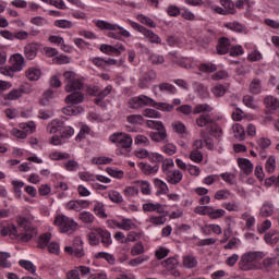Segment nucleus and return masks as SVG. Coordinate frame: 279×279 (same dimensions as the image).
<instances>
[{
	"mask_svg": "<svg viewBox=\"0 0 279 279\" xmlns=\"http://www.w3.org/2000/svg\"><path fill=\"white\" fill-rule=\"evenodd\" d=\"M70 93L71 94L65 97V104H68V106H78V104L84 102V94L82 92L75 90Z\"/></svg>",
	"mask_w": 279,
	"mask_h": 279,
	"instance_id": "obj_17",
	"label": "nucleus"
},
{
	"mask_svg": "<svg viewBox=\"0 0 279 279\" xmlns=\"http://www.w3.org/2000/svg\"><path fill=\"white\" fill-rule=\"evenodd\" d=\"M198 69L202 73H215V71H217V65L213 63H202Z\"/></svg>",
	"mask_w": 279,
	"mask_h": 279,
	"instance_id": "obj_57",
	"label": "nucleus"
},
{
	"mask_svg": "<svg viewBox=\"0 0 279 279\" xmlns=\"http://www.w3.org/2000/svg\"><path fill=\"white\" fill-rule=\"evenodd\" d=\"M19 228L23 229V233L19 234L16 226L10 222H0V234L1 236L10 235L11 239H20L23 243H27L38 234V230L32 225V219L25 218L23 216H17L16 218Z\"/></svg>",
	"mask_w": 279,
	"mask_h": 279,
	"instance_id": "obj_1",
	"label": "nucleus"
},
{
	"mask_svg": "<svg viewBox=\"0 0 279 279\" xmlns=\"http://www.w3.org/2000/svg\"><path fill=\"white\" fill-rule=\"evenodd\" d=\"M183 266H185L187 269H195V267H197V258L193 255L184 256Z\"/></svg>",
	"mask_w": 279,
	"mask_h": 279,
	"instance_id": "obj_40",
	"label": "nucleus"
},
{
	"mask_svg": "<svg viewBox=\"0 0 279 279\" xmlns=\"http://www.w3.org/2000/svg\"><path fill=\"white\" fill-rule=\"evenodd\" d=\"M100 243L102 247L112 245V234L108 230L100 229Z\"/></svg>",
	"mask_w": 279,
	"mask_h": 279,
	"instance_id": "obj_29",
	"label": "nucleus"
},
{
	"mask_svg": "<svg viewBox=\"0 0 279 279\" xmlns=\"http://www.w3.org/2000/svg\"><path fill=\"white\" fill-rule=\"evenodd\" d=\"M195 215H203L209 219H221L226 217V209H215L213 206H197L194 208Z\"/></svg>",
	"mask_w": 279,
	"mask_h": 279,
	"instance_id": "obj_7",
	"label": "nucleus"
},
{
	"mask_svg": "<svg viewBox=\"0 0 279 279\" xmlns=\"http://www.w3.org/2000/svg\"><path fill=\"white\" fill-rule=\"evenodd\" d=\"M38 43H29L24 47V56L26 60H34L36 56H38V49H39Z\"/></svg>",
	"mask_w": 279,
	"mask_h": 279,
	"instance_id": "obj_18",
	"label": "nucleus"
},
{
	"mask_svg": "<svg viewBox=\"0 0 279 279\" xmlns=\"http://www.w3.org/2000/svg\"><path fill=\"white\" fill-rule=\"evenodd\" d=\"M136 19L140 23H142V25H146L147 27H151L153 29H155L156 22H154V20H151L150 17H147L144 14H138Z\"/></svg>",
	"mask_w": 279,
	"mask_h": 279,
	"instance_id": "obj_46",
	"label": "nucleus"
},
{
	"mask_svg": "<svg viewBox=\"0 0 279 279\" xmlns=\"http://www.w3.org/2000/svg\"><path fill=\"white\" fill-rule=\"evenodd\" d=\"M64 252L71 256H75L76 258H84L86 253L84 252V241H82V238H74L72 246H65Z\"/></svg>",
	"mask_w": 279,
	"mask_h": 279,
	"instance_id": "obj_10",
	"label": "nucleus"
},
{
	"mask_svg": "<svg viewBox=\"0 0 279 279\" xmlns=\"http://www.w3.org/2000/svg\"><path fill=\"white\" fill-rule=\"evenodd\" d=\"M100 51L102 53H107L108 56H110V53H113V56H120L123 53V51H125V46H123V44H118L116 46L102 44L100 46Z\"/></svg>",
	"mask_w": 279,
	"mask_h": 279,
	"instance_id": "obj_16",
	"label": "nucleus"
},
{
	"mask_svg": "<svg viewBox=\"0 0 279 279\" xmlns=\"http://www.w3.org/2000/svg\"><path fill=\"white\" fill-rule=\"evenodd\" d=\"M219 5L211 7L216 14H220L221 16H228V14L234 15L236 13V9L234 8V2L232 0H219Z\"/></svg>",
	"mask_w": 279,
	"mask_h": 279,
	"instance_id": "obj_12",
	"label": "nucleus"
},
{
	"mask_svg": "<svg viewBox=\"0 0 279 279\" xmlns=\"http://www.w3.org/2000/svg\"><path fill=\"white\" fill-rule=\"evenodd\" d=\"M161 265L165 267L166 271L170 274V276L180 278V272L178 270V267H180V260L178 259V256L167 258L161 263Z\"/></svg>",
	"mask_w": 279,
	"mask_h": 279,
	"instance_id": "obj_13",
	"label": "nucleus"
},
{
	"mask_svg": "<svg viewBox=\"0 0 279 279\" xmlns=\"http://www.w3.org/2000/svg\"><path fill=\"white\" fill-rule=\"evenodd\" d=\"M149 136L155 143H161V141H165V138H167V130L161 129L157 132H150Z\"/></svg>",
	"mask_w": 279,
	"mask_h": 279,
	"instance_id": "obj_34",
	"label": "nucleus"
},
{
	"mask_svg": "<svg viewBox=\"0 0 279 279\" xmlns=\"http://www.w3.org/2000/svg\"><path fill=\"white\" fill-rule=\"evenodd\" d=\"M95 258H102L104 260H107L109 265H114L117 263V258L114 255L107 253V252H99L95 255Z\"/></svg>",
	"mask_w": 279,
	"mask_h": 279,
	"instance_id": "obj_42",
	"label": "nucleus"
},
{
	"mask_svg": "<svg viewBox=\"0 0 279 279\" xmlns=\"http://www.w3.org/2000/svg\"><path fill=\"white\" fill-rule=\"evenodd\" d=\"M232 130L238 141H245V129H243V125L236 123L233 125Z\"/></svg>",
	"mask_w": 279,
	"mask_h": 279,
	"instance_id": "obj_41",
	"label": "nucleus"
},
{
	"mask_svg": "<svg viewBox=\"0 0 279 279\" xmlns=\"http://www.w3.org/2000/svg\"><path fill=\"white\" fill-rule=\"evenodd\" d=\"M214 108L213 106L208 104H199L196 105L195 108L193 109V114H204L206 112H213Z\"/></svg>",
	"mask_w": 279,
	"mask_h": 279,
	"instance_id": "obj_37",
	"label": "nucleus"
},
{
	"mask_svg": "<svg viewBox=\"0 0 279 279\" xmlns=\"http://www.w3.org/2000/svg\"><path fill=\"white\" fill-rule=\"evenodd\" d=\"M227 88L226 86L219 84V85H216L211 88V93L213 95H215V97H223V95H226L227 93Z\"/></svg>",
	"mask_w": 279,
	"mask_h": 279,
	"instance_id": "obj_60",
	"label": "nucleus"
},
{
	"mask_svg": "<svg viewBox=\"0 0 279 279\" xmlns=\"http://www.w3.org/2000/svg\"><path fill=\"white\" fill-rule=\"evenodd\" d=\"M259 215L262 217H271V215H274V204L269 201L264 202L260 207Z\"/></svg>",
	"mask_w": 279,
	"mask_h": 279,
	"instance_id": "obj_28",
	"label": "nucleus"
},
{
	"mask_svg": "<svg viewBox=\"0 0 279 279\" xmlns=\"http://www.w3.org/2000/svg\"><path fill=\"white\" fill-rule=\"evenodd\" d=\"M94 213L100 219H106L108 215H106V208L104 207V203H96L94 206Z\"/></svg>",
	"mask_w": 279,
	"mask_h": 279,
	"instance_id": "obj_47",
	"label": "nucleus"
},
{
	"mask_svg": "<svg viewBox=\"0 0 279 279\" xmlns=\"http://www.w3.org/2000/svg\"><path fill=\"white\" fill-rule=\"evenodd\" d=\"M241 246V240L239 238H232L225 246V250H239Z\"/></svg>",
	"mask_w": 279,
	"mask_h": 279,
	"instance_id": "obj_58",
	"label": "nucleus"
},
{
	"mask_svg": "<svg viewBox=\"0 0 279 279\" xmlns=\"http://www.w3.org/2000/svg\"><path fill=\"white\" fill-rule=\"evenodd\" d=\"M53 223L63 234H73V231L77 230V222L65 215H58Z\"/></svg>",
	"mask_w": 279,
	"mask_h": 279,
	"instance_id": "obj_5",
	"label": "nucleus"
},
{
	"mask_svg": "<svg viewBox=\"0 0 279 279\" xmlns=\"http://www.w3.org/2000/svg\"><path fill=\"white\" fill-rule=\"evenodd\" d=\"M243 104L246 106V108H251L252 110H256V108H258V104L251 95H246L243 97Z\"/></svg>",
	"mask_w": 279,
	"mask_h": 279,
	"instance_id": "obj_54",
	"label": "nucleus"
},
{
	"mask_svg": "<svg viewBox=\"0 0 279 279\" xmlns=\"http://www.w3.org/2000/svg\"><path fill=\"white\" fill-rule=\"evenodd\" d=\"M40 70L37 68H28L25 72V75L29 82H38L40 80Z\"/></svg>",
	"mask_w": 279,
	"mask_h": 279,
	"instance_id": "obj_31",
	"label": "nucleus"
},
{
	"mask_svg": "<svg viewBox=\"0 0 279 279\" xmlns=\"http://www.w3.org/2000/svg\"><path fill=\"white\" fill-rule=\"evenodd\" d=\"M62 112H63V114H66L68 117H73L76 114H81V112H84V108L75 107V106H68V107L63 108Z\"/></svg>",
	"mask_w": 279,
	"mask_h": 279,
	"instance_id": "obj_39",
	"label": "nucleus"
},
{
	"mask_svg": "<svg viewBox=\"0 0 279 279\" xmlns=\"http://www.w3.org/2000/svg\"><path fill=\"white\" fill-rule=\"evenodd\" d=\"M140 184L141 193L143 195H151V184L148 181H136Z\"/></svg>",
	"mask_w": 279,
	"mask_h": 279,
	"instance_id": "obj_52",
	"label": "nucleus"
},
{
	"mask_svg": "<svg viewBox=\"0 0 279 279\" xmlns=\"http://www.w3.org/2000/svg\"><path fill=\"white\" fill-rule=\"evenodd\" d=\"M111 93H112V85H108L102 90H100L98 94V98H95L94 100L96 106H101V102L104 101V99H106V97H108V95H110Z\"/></svg>",
	"mask_w": 279,
	"mask_h": 279,
	"instance_id": "obj_33",
	"label": "nucleus"
},
{
	"mask_svg": "<svg viewBox=\"0 0 279 279\" xmlns=\"http://www.w3.org/2000/svg\"><path fill=\"white\" fill-rule=\"evenodd\" d=\"M184 174L180 170H172L166 174V180L169 184H180Z\"/></svg>",
	"mask_w": 279,
	"mask_h": 279,
	"instance_id": "obj_21",
	"label": "nucleus"
},
{
	"mask_svg": "<svg viewBox=\"0 0 279 279\" xmlns=\"http://www.w3.org/2000/svg\"><path fill=\"white\" fill-rule=\"evenodd\" d=\"M109 141L117 144V147H121L122 149H131L132 143H134L132 135L126 133H113L110 135Z\"/></svg>",
	"mask_w": 279,
	"mask_h": 279,
	"instance_id": "obj_9",
	"label": "nucleus"
},
{
	"mask_svg": "<svg viewBox=\"0 0 279 279\" xmlns=\"http://www.w3.org/2000/svg\"><path fill=\"white\" fill-rule=\"evenodd\" d=\"M137 167L141 169L144 175H151L153 173H158V169H160L158 165L151 166L145 162H138Z\"/></svg>",
	"mask_w": 279,
	"mask_h": 279,
	"instance_id": "obj_25",
	"label": "nucleus"
},
{
	"mask_svg": "<svg viewBox=\"0 0 279 279\" xmlns=\"http://www.w3.org/2000/svg\"><path fill=\"white\" fill-rule=\"evenodd\" d=\"M114 227L119 228L120 230H125L126 232H130V230L136 229V223L132 219L124 218L121 222L116 221Z\"/></svg>",
	"mask_w": 279,
	"mask_h": 279,
	"instance_id": "obj_24",
	"label": "nucleus"
},
{
	"mask_svg": "<svg viewBox=\"0 0 279 279\" xmlns=\"http://www.w3.org/2000/svg\"><path fill=\"white\" fill-rule=\"evenodd\" d=\"M161 162H162L161 171H162V173H165V175L170 173V171H172L171 169H173V167H175V163L173 162V159H171V158L163 159Z\"/></svg>",
	"mask_w": 279,
	"mask_h": 279,
	"instance_id": "obj_44",
	"label": "nucleus"
},
{
	"mask_svg": "<svg viewBox=\"0 0 279 279\" xmlns=\"http://www.w3.org/2000/svg\"><path fill=\"white\" fill-rule=\"evenodd\" d=\"M100 236H101V228L93 229L87 234V240L89 245L97 246L100 243Z\"/></svg>",
	"mask_w": 279,
	"mask_h": 279,
	"instance_id": "obj_22",
	"label": "nucleus"
},
{
	"mask_svg": "<svg viewBox=\"0 0 279 279\" xmlns=\"http://www.w3.org/2000/svg\"><path fill=\"white\" fill-rule=\"evenodd\" d=\"M248 62H260L263 60V53L258 49L253 50L247 54Z\"/></svg>",
	"mask_w": 279,
	"mask_h": 279,
	"instance_id": "obj_59",
	"label": "nucleus"
},
{
	"mask_svg": "<svg viewBox=\"0 0 279 279\" xmlns=\"http://www.w3.org/2000/svg\"><path fill=\"white\" fill-rule=\"evenodd\" d=\"M190 160H192V162H196V165H199L204 161V154L201 153V150H191Z\"/></svg>",
	"mask_w": 279,
	"mask_h": 279,
	"instance_id": "obj_49",
	"label": "nucleus"
},
{
	"mask_svg": "<svg viewBox=\"0 0 279 279\" xmlns=\"http://www.w3.org/2000/svg\"><path fill=\"white\" fill-rule=\"evenodd\" d=\"M20 267H23V269H26V271H29V274H36V266L34 263L25 259H21L19 262Z\"/></svg>",
	"mask_w": 279,
	"mask_h": 279,
	"instance_id": "obj_51",
	"label": "nucleus"
},
{
	"mask_svg": "<svg viewBox=\"0 0 279 279\" xmlns=\"http://www.w3.org/2000/svg\"><path fill=\"white\" fill-rule=\"evenodd\" d=\"M94 23L98 29H107L109 32L108 38L121 40V38H130L132 36L128 29L119 26L118 24H112L104 20L94 21Z\"/></svg>",
	"mask_w": 279,
	"mask_h": 279,
	"instance_id": "obj_3",
	"label": "nucleus"
},
{
	"mask_svg": "<svg viewBox=\"0 0 279 279\" xmlns=\"http://www.w3.org/2000/svg\"><path fill=\"white\" fill-rule=\"evenodd\" d=\"M78 219L83 223H94L95 222V215H93L90 211H82L78 214Z\"/></svg>",
	"mask_w": 279,
	"mask_h": 279,
	"instance_id": "obj_45",
	"label": "nucleus"
},
{
	"mask_svg": "<svg viewBox=\"0 0 279 279\" xmlns=\"http://www.w3.org/2000/svg\"><path fill=\"white\" fill-rule=\"evenodd\" d=\"M62 121L60 120H52L48 125L46 131L48 132V134H58L60 132V130L62 129Z\"/></svg>",
	"mask_w": 279,
	"mask_h": 279,
	"instance_id": "obj_30",
	"label": "nucleus"
},
{
	"mask_svg": "<svg viewBox=\"0 0 279 279\" xmlns=\"http://www.w3.org/2000/svg\"><path fill=\"white\" fill-rule=\"evenodd\" d=\"M265 169L268 173H274L276 171V157L270 156L265 165Z\"/></svg>",
	"mask_w": 279,
	"mask_h": 279,
	"instance_id": "obj_62",
	"label": "nucleus"
},
{
	"mask_svg": "<svg viewBox=\"0 0 279 279\" xmlns=\"http://www.w3.org/2000/svg\"><path fill=\"white\" fill-rule=\"evenodd\" d=\"M143 36L144 38H146L147 40H149L155 45H160V43H162V39L160 38V36H158L156 33H154V31L149 28H146L144 31Z\"/></svg>",
	"mask_w": 279,
	"mask_h": 279,
	"instance_id": "obj_26",
	"label": "nucleus"
},
{
	"mask_svg": "<svg viewBox=\"0 0 279 279\" xmlns=\"http://www.w3.org/2000/svg\"><path fill=\"white\" fill-rule=\"evenodd\" d=\"M50 160H69L71 158V155L68 153H60V151H53L49 154Z\"/></svg>",
	"mask_w": 279,
	"mask_h": 279,
	"instance_id": "obj_55",
	"label": "nucleus"
},
{
	"mask_svg": "<svg viewBox=\"0 0 279 279\" xmlns=\"http://www.w3.org/2000/svg\"><path fill=\"white\" fill-rule=\"evenodd\" d=\"M231 197L232 192L230 190H218L214 195V199H217V202L230 199Z\"/></svg>",
	"mask_w": 279,
	"mask_h": 279,
	"instance_id": "obj_38",
	"label": "nucleus"
},
{
	"mask_svg": "<svg viewBox=\"0 0 279 279\" xmlns=\"http://www.w3.org/2000/svg\"><path fill=\"white\" fill-rule=\"evenodd\" d=\"M264 104H265L266 108H270V110L279 109V100H278V98H276L274 96H267L264 99Z\"/></svg>",
	"mask_w": 279,
	"mask_h": 279,
	"instance_id": "obj_36",
	"label": "nucleus"
},
{
	"mask_svg": "<svg viewBox=\"0 0 279 279\" xmlns=\"http://www.w3.org/2000/svg\"><path fill=\"white\" fill-rule=\"evenodd\" d=\"M148 222L153 223V226H165L167 223V216L160 215V216H150L148 218Z\"/></svg>",
	"mask_w": 279,
	"mask_h": 279,
	"instance_id": "obj_43",
	"label": "nucleus"
},
{
	"mask_svg": "<svg viewBox=\"0 0 279 279\" xmlns=\"http://www.w3.org/2000/svg\"><path fill=\"white\" fill-rule=\"evenodd\" d=\"M10 64L13 71L16 73L25 69V58L21 53H15L10 58Z\"/></svg>",
	"mask_w": 279,
	"mask_h": 279,
	"instance_id": "obj_15",
	"label": "nucleus"
},
{
	"mask_svg": "<svg viewBox=\"0 0 279 279\" xmlns=\"http://www.w3.org/2000/svg\"><path fill=\"white\" fill-rule=\"evenodd\" d=\"M108 197L114 204H121V202H123V196L117 191H109Z\"/></svg>",
	"mask_w": 279,
	"mask_h": 279,
	"instance_id": "obj_61",
	"label": "nucleus"
},
{
	"mask_svg": "<svg viewBox=\"0 0 279 279\" xmlns=\"http://www.w3.org/2000/svg\"><path fill=\"white\" fill-rule=\"evenodd\" d=\"M230 47V40L227 37H221L216 46V51L218 56H226V53H229Z\"/></svg>",
	"mask_w": 279,
	"mask_h": 279,
	"instance_id": "obj_19",
	"label": "nucleus"
},
{
	"mask_svg": "<svg viewBox=\"0 0 279 279\" xmlns=\"http://www.w3.org/2000/svg\"><path fill=\"white\" fill-rule=\"evenodd\" d=\"M195 124L198 128H207V125H210V130L209 133L210 134H221V126H219L218 124H215V119H213V117H210V114L208 113H203L201 116H198L195 119Z\"/></svg>",
	"mask_w": 279,
	"mask_h": 279,
	"instance_id": "obj_6",
	"label": "nucleus"
},
{
	"mask_svg": "<svg viewBox=\"0 0 279 279\" xmlns=\"http://www.w3.org/2000/svg\"><path fill=\"white\" fill-rule=\"evenodd\" d=\"M157 77L156 71L149 70L148 72H145L142 74V76L138 78V88H149V84L151 82H155Z\"/></svg>",
	"mask_w": 279,
	"mask_h": 279,
	"instance_id": "obj_14",
	"label": "nucleus"
},
{
	"mask_svg": "<svg viewBox=\"0 0 279 279\" xmlns=\"http://www.w3.org/2000/svg\"><path fill=\"white\" fill-rule=\"evenodd\" d=\"M154 184L156 189H159V193L167 194L169 193V186L167 183L160 179H154Z\"/></svg>",
	"mask_w": 279,
	"mask_h": 279,
	"instance_id": "obj_56",
	"label": "nucleus"
},
{
	"mask_svg": "<svg viewBox=\"0 0 279 279\" xmlns=\"http://www.w3.org/2000/svg\"><path fill=\"white\" fill-rule=\"evenodd\" d=\"M245 53V50L243 49V46L236 45L229 48V54L232 58H239V56H243Z\"/></svg>",
	"mask_w": 279,
	"mask_h": 279,
	"instance_id": "obj_50",
	"label": "nucleus"
},
{
	"mask_svg": "<svg viewBox=\"0 0 279 279\" xmlns=\"http://www.w3.org/2000/svg\"><path fill=\"white\" fill-rule=\"evenodd\" d=\"M250 93L253 95H260L263 93V83L259 78H253L250 86H248Z\"/></svg>",
	"mask_w": 279,
	"mask_h": 279,
	"instance_id": "obj_27",
	"label": "nucleus"
},
{
	"mask_svg": "<svg viewBox=\"0 0 279 279\" xmlns=\"http://www.w3.org/2000/svg\"><path fill=\"white\" fill-rule=\"evenodd\" d=\"M21 97H23V89L19 88H14L11 89L5 96L4 99L8 101H16V99H21Z\"/></svg>",
	"mask_w": 279,
	"mask_h": 279,
	"instance_id": "obj_35",
	"label": "nucleus"
},
{
	"mask_svg": "<svg viewBox=\"0 0 279 279\" xmlns=\"http://www.w3.org/2000/svg\"><path fill=\"white\" fill-rule=\"evenodd\" d=\"M221 207L228 213H241V205L236 201L225 202L221 204Z\"/></svg>",
	"mask_w": 279,
	"mask_h": 279,
	"instance_id": "obj_32",
	"label": "nucleus"
},
{
	"mask_svg": "<svg viewBox=\"0 0 279 279\" xmlns=\"http://www.w3.org/2000/svg\"><path fill=\"white\" fill-rule=\"evenodd\" d=\"M263 258H265V253L260 251L244 253L240 258L239 267L242 271L260 269Z\"/></svg>",
	"mask_w": 279,
	"mask_h": 279,
	"instance_id": "obj_2",
	"label": "nucleus"
},
{
	"mask_svg": "<svg viewBox=\"0 0 279 279\" xmlns=\"http://www.w3.org/2000/svg\"><path fill=\"white\" fill-rule=\"evenodd\" d=\"M225 27L227 29H231V32H236L238 34H241V32H243V29H245L243 24H241L239 22H229V23L225 24Z\"/></svg>",
	"mask_w": 279,
	"mask_h": 279,
	"instance_id": "obj_48",
	"label": "nucleus"
},
{
	"mask_svg": "<svg viewBox=\"0 0 279 279\" xmlns=\"http://www.w3.org/2000/svg\"><path fill=\"white\" fill-rule=\"evenodd\" d=\"M64 77V90L65 93H73L75 90H82L84 88V80L73 71H66L63 73Z\"/></svg>",
	"mask_w": 279,
	"mask_h": 279,
	"instance_id": "obj_4",
	"label": "nucleus"
},
{
	"mask_svg": "<svg viewBox=\"0 0 279 279\" xmlns=\"http://www.w3.org/2000/svg\"><path fill=\"white\" fill-rule=\"evenodd\" d=\"M75 134V129L71 126H61L59 129V135H53L50 137V145H64V141H69Z\"/></svg>",
	"mask_w": 279,
	"mask_h": 279,
	"instance_id": "obj_8",
	"label": "nucleus"
},
{
	"mask_svg": "<svg viewBox=\"0 0 279 279\" xmlns=\"http://www.w3.org/2000/svg\"><path fill=\"white\" fill-rule=\"evenodd\" d=\"M19 126L20 130L13 129L11 131L12 136H15V138H27V134H34L36 132V123L33 121L20 123Z\"/></svg>",
	"mask_w": 279,
	"mask_h": 279,
	"instance_id": "obj_11",
	"label": "nucleus"
},
{
	"mask_svg": "<svg viewBox=\"0 0 279 279\" xmlns=\"http://www.w3.org/2000/svg\"><path fill=\"white\" fill-rule=\"evenodd\" d=\"M10 253L8 252H0V267L3 268H10L12 267V263H10V260H8V258H10Z\"/></svg>",
	"mask_w": 279,
	"mask_h": 279,
	"instance_id": "obj_53",
	"label": "nucleus"
},
{
	"mask_svg": "<svg viewBox=\"0 0 279 279\" xmlns=\"http://www.w3.org/2000/svg\"><path fill=\"white\" fill-rule=\"evenodd\" d=\"M146 126H148L150 130H165V125L162 124V122L156 120H147Z\"/></svg>",
	"mask_w": 279,
	"mask_h": 279,
	"instance_id": "obj_63",
	"label": "nucleus"
},
{
	"mask_svg": "<svg viewBox=\"0 0 279 279\" xmlns=\"http://www.w3.org/2000/svg\"><path fill=\"white\" fill-rule=\"evenodd\" d=\"M124 196L125 197H136L138 195L140 191L136 186H126L123 190Z\"/></svg>",
	"mask_w": 279,
	"mask_h": 279,
	"instance_id": "obj_64",
	"label": "nucleus"
},
{
	"mask_svg": "<svg viewBox=\"0 0 279 279\" xmlns=\"http://www.w3.org/2000/svg\"><path fill=\"white\" fill-rule=\"evenodd\" d=\"M142 208L144 213H157V215L165 213V207L160 203H145Z\"/></svg>",
	"mask_w": 279,
	"mask_h": 279,
	"instance_id": "obj_20",
	"label": "nucleus"
},
{
	"mask_svg": "<svg viewBox=\"0 0 279 279\" xmlns=\"http://www.w3.org/2000/svg\"><path fill=\"white\" fill-rule=\"evenodd\" d=\"M238 165L241 169V171L244 173V175H250L252 171H254V165L250 159L246 158H239L238 159Z\"/></svg>",
	"mask_w": 279,
	"mask_h": 279,
	"instance_id": "obj_23",
	"label": "nucleus"
}]
</instances>
